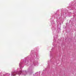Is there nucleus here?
Here are the masks:
<instances>
[{"label": "nucleus", "mask_w": 76, "mask_h": 76, "mask_svg": "<svg viewBox=\"0 0 76 76\" xmlns=\"http://www.w3.org/2000/svg\"><path fill=\"white\" fill-rule=\"evenodd\" d=\"M21 73H22V71H20V73H19V75H20V74H21Z\"/></svg>", "instance_id": "1"}]
</instances>
